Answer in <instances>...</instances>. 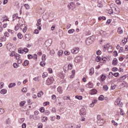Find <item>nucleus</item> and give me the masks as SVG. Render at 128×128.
Wrapping results in <instances>:
<instances>
[{"label":"nucleus","mask_w":128,"mask_h":128,"mask_svg":"<svg viewBox=\"0 0 128 128\" xmlns=\"http://www.w3.org/2000/svg\"><path fill=\"white\" fill-rule=\"evenodd\" d=\"M94 38H95L94 36H91L88 37L86 40V44L87 46H90L94 42Z\"/></svg>","instance_id":"1"},{"label":"nucleus","mask_w":128,"mask_h":128,"mask_svg":"<svg viewBox=\"0 0 128 128\" xmlns=\"http://www.w3.org/2000/svg\"><path fill=\"white\" fill-rule=\"evenodd\" d=\"M24 52H28V49L26 48H24V49L22 48H20L18 49V53L22 54Z\"/></svg>","instance_id":"2"},{"label":"nucleus","mask_w":128,"mask_h":128,"mask_svg":"<svg viewBox=\"0 0 128 128\" xmlns=\"http://www.w3.org/2000/svg\"><path fill=\"white\" fill-rule=\"evenodd\" d=\"M54 78H48L46 80V84H47V86H50V84H54Z\"/></svg>","instance_id":"3"},{"label":"nucleus","mask_w":128,"mask_h":128,"mask_svg":"<svg viewBox=\"0 0 128 128\" xmlns=\"http://www.w3.org/2000/svg\"><path fill=\"white\" fill-rule=\"evenodd\" d=\"M114 104L118 106H122V102L120 98H117L114 102Z\"/></svg>","instance_id":"4"},{"label":"nucleus","mask_w":128,"mask_h":128,"mask_svg":"<svg viewBox=\"0 0 128 128\" xmlns=\"http://www.w3.org/2000/svg\"><path fill=\"white\" fill-rule=\"evenodd\" d=\"M68 8L69 10H74V8H76V4L74 2H71L68 5Z\"/></svg>","instance_id":"5"},{"label":"nucleus","mask_w":128,"mask_h":128,"mask_svg":"<svg viewBox=\"0 0 128 128\" xmlns=\"http://www.w3.org/2000/svg\"><path fill=\"white\" fill-rule=\"evenodd\" d=\"M42 24V19L40 18L39 20H38L37 21V24L36 26L38 27V30H42V27H40V25Z\"/></svg>","instance_id":"6"},{"label":"nucleus","mask_w":128,"mask_h":128,"mask_svg":"<svg viewBox=\"0 0 128 128\" xmlns=\"http://www.w3.org/2000/svg\"><path fill=\"white\" fill-rule=\"evenodd\" d=\"M72 53L76 54L78 52H80V48H75L71 50Z\"/></svg>","instance_id":"7"},{"label":"nucleus","mask_w":128,"mask_h":128,"mask_svg":"<svg viewBox=\"0 0 128 128\" xmlns=\"http://www.w3.org/2000/svg\"><path fill=\"white\" fill-rule=\"evenodd\" d=\"M82 58H84L82 56H80L76 57L74 60L75 62H76V63L80 62V60H82Z\"/></svg>","instance_id":"8"},{"label":"nucleus","mask_w":128,"mask_h":128,"mask_svg":"<svg viewBox=\"0 0 128 128\" xmlns=\"http://www.w3.org/2000/svg\"><path fill=\"white\" fill-rule=\"evenodd\" d=\"M104 122H106L104 120V119L97 121V124L99 126H102Z\"/></svg>","instance_id":"9"},{"label":"nucleus","mask_w":128,"mask_h":128,"mask_svg":"<svg viewBox=\"0 0 128 128\" xmlns=\"http://www.w3.org/2000/svg\"><path fill=\"white\" fill-rule=\"evenodd\" d=\"M80 114H82V116H86V109H84V108H81Z\"/></svg>","instance_id":"10"},{"label":"nucleus","mask_w":128,"mask_h":128,"mask_svg":"<svg viewBox=\"0 0 128 128\" xmlns=\"http://www.w3.org/2000/svg\"><path fill=\"white\" fill-rule=\"evenodd\" d=\"M52 39H48V40L46 41L45 44H46L47 46H50V44H52Z\"/></svg>","instance_id":"11"},{"label":"nucleus","mask_w":128,"mask_h":128,"mask_svg":"<svg viewBox=\"0 0 128 128\" xmlns=\"http://www.w3.org/2000/svg\"><path fill=\"white\" fill-rule=\"evenodd\" d=\"M86 88H92L94 86V84L92 83L89 82L88 84H86Z\"/></svg>","instance_id":"12"},{"label":"nucleus","mask_w":128,"mask_h":128,"mask_svg":"<svg viewBox=\"0 0 128 128\" xmlns=\"http://www.w3.org/2000/svg\"><path fill=\"white\" fill-rule=\"evenodd\" d=\"M25 40L27 42H28V40H30V34H26L25 35Z\"/></svg>","instance_id":"13"},{"label":"nucleus","mask_w":128,"mask_h":128,"mask_svg":"<svg viewBox=\"0 0 128 128\" xmlns=\"http://www.w3.org/2000/svg\"><path fill=\"white\" fill-rule=\"evenodd\" d=\"M98 92V91L96 89H92L90 92V94H96Z\"/></svg>","instance_id":"14"},{"label":"nucleus","mask_w":128,"mask_h":128,"mask_svg":"<svg viewBox=\"0 0 128 128\" xmlns=\"http://www.w3.org/2000/svg\"><path fill=\"white\" fill-rule=\"evenodd\" d=\"M112 64L113 66H116L118 64V59L116 58H114L112 62Z\"/></svg>","instance_id":"15"},{"label":"nucleus","mask_w":128,"mask_h":128,"mask_svg":"<svg viewBox=\"0 0 128 128\" xmlns=\"http://www.w3.org/2000/svg\"><path fill=\"white\" fill-rule=\"evenodd\" d=\"M94 73V68H92L90 70L89 74L90 76H92V74Z\"/></svg>","instance_id":"16"},{"label":"nucleus","mask_w":128,"mask_h":128,"mask_svg":"<svg viewBox=\"0 0 128 128\" xmlns=\"http://www.w3.org/2000/svg\"><path fill=\"white\" fill-rule=\"evenodd\" d=\"M18 18V14H14L13 16H12V20L13 22L14 20H16Z\"/></svg>","instance_id":"17"},{"label":"nucleus","mask_w":128,"mask_h":128,"mask_svg":"<svg viewBox=\"0 0 128 128\" xmlns=\"http://www.w3.org/2000/svg\"><path fill=\"white\" fill-rule=\"evenodd\" d=\"M106 76L104 74H102L100 76V80L101 82H104V80H106Z\"/></svg>","instance_id":"18"},{"label":"nucleus","mask_w":128,"mask_h":128,"mask_svg":"<svg viewBox=\"0 0 128 128\" xmlns=\"http://www.w3.org/2000/svg\"><path fill=\"white\" fill-rule=\"evenodd\" d=\"M42 96H44V92L40 90L37 96L38 98H41Z\"/></svg>","instance_id":"19"},{"label":"nucleus","mask_w":128,"mask_h":128,"mask_svg":"<svg viewBox=\"0 0 128 128\" xmlns=\"http://www.w3.org/2000/svg\"><path fill=\"white\" fill-rule=\"evenodd\" d=\"M57 90L58 92H60V94H62V86H60L58 88Z\"/></svg>","instance_id":"20"},{"label":"nucleus","mask_w":128,"mask_h":128,"mask_svg":"<svg viewBox=\"0 0 128 128\" xmlns=\"http://www.w3.org/2000/svg\"><path fill=\"white\" fill-rule=\"evenodd\" d=\"M108 52H112L114 50L112 49V46H109L108 47Z\"/></svg>","instance_id":"21"},{"label":"nucleus","mask_w":128,"mask_h":128,"mask_svg":"<svg viewBox=\"0 0 128 128\" xmlns=\"http://www.w3.org/2000/svg\"><path fill=\"white\" fill-rule=\"evenodd\" d=\"M16 86V83H10L8 85V88H14V86Z\"/></svg>","instance_id":"22"},{"label":"nucleus","mask_w":128,"mask_h":128,"mask_svg":"<svg viewBox=\"0 0 128 128\" xmlns=\"http://www.w3.org/2000/svg\"><path fill=\"white\" fill-rule=\"evenodd\" d=\"M63 54H64V50H60L58 52V54L59 56H62Z\"/></svg>","instance_id":"23"},{"label":"nucleus","mask_w":128,"mask_h":128,"mask_svg":"<svg viewBox=\"0 0 128 128\" xmlns=\"http://www.w3.org/2000/svg\"><path fill=\"white\" fill-rule=\"evenodd\" d=\"M28 64H29V62H28V60H26L23 63V66H28Z\"/></svg>","instance_id":"24"},{"label":"nucleus","mask_w":128,"mask_h":128,"mask_svg":"<svg viewBox=\"0 0 128 128\" xmlns=\"http://www.w3.org/2000/svg\"><path fill=\"white\" fill-rule=\"evenodd\" d=\"M72 76H70V78H72L74 76V74H76V70H72Z\"/></svg>","instance_id":"25"},{"label":"nucleus","mask_w":128,"mask_h":128,"mask_svg":"<svg viewBox=\"0 0 128 128\" xmlns=\"http://www.w3.org/2000/svg\"><path fill=\"white\" fill-rule=\"evenodd\" d=\"M6 89H2L0 90V94H6Z\"/></svg>","instance_id":"26"},{"label":"nucleus","mask_w":128,"mask_h":128,"mask_svg":"<svg viewBox=\"0 0 128 128\" xmlns=\"http://www.w3.org/2000/svg\"><path fill=\"white\" fill-rule=\"evenodd\" d=\"M15 57L16 58V60H20V55L16 53L15 54Z\"/></svg>","instance_id":"27"},{"label":"nucleus","mask_w":128,"mask_h":128,"mask_svg":"<svg viewBox=\"0 0 128 128\" xmlns=\"http://www.w3.org/2000/svg\"><path fill=\"white\" fill-rule=\"evenodd\" d=\"M76 98H77V100H82V96H76Z\"/></svg>","instance_id":"28"},{"label":"nucleus","mask_w":128,"mask_h":128,"mask_svg":"<svg viewBox=\"0 0 128 128\" xmlns=\"http://www.w3.org/2000/svg\"><path fill=\"white\" fill-rule=\"evenodd\" d=\"M118 32H120V34H122V32H124V31L122 30V28L119 27L118 29Z\"/></svg>","instance_id":"29"},{"label":"nucleus","mask_w":128,"mask_h":128,"mask_svg":"<svg viewBox=\"0 0 128 128\" xmlns=\"http://www.w3.org/2000/svg\"><path fill=\"white\" fill-rule=\"evenodd\" d=\"M66 128H72V124H66Z\"/></svg>","instance_id":"30"},{"label":"nucleus","mask_w":128,"mask_h":128,"mask_svg":"<svg viewBox=\"0 0 128 128\" xmlns=\"http://www.w3.org/2000/svg\"><path fill=\"white\" fill-rule=\"evenodd\" d=\"M72 128H80V126L72 124Z\"/></svg>","instance_id":"31"},{"label":"nucleus","mask_w":128,"mask_h":128,"mask_svg":"<svg viewBox=\"0 0 128 128\" xmlns=\"http://www.w3.org/2000/svg\"><path fill=\"white\" fill-rule=\"evenodd\" d=\"M68 70H72V64H70L68 66Z\"/></svg>","instance_id":"32"},{"label":"nucleus","mask_w":128,"mask_h":128,"mask_svg":"<svg viewBox=\"0 0 128 128\" xmlns=\"http://www.w3.org/2000/svg\"><path fill=\"white\" fill-rule=\"evenodd\" d=\"M40 66H46V62L42 61L40 62Z\"/></svg>","instance_id":"33"},{"label":"nucleus","mask_w":128,"mask_h":128,"mask_svg":"<svg viewBox=\"0 0 128 128\" xmlns=\"http://www.w3.org/2000/svg\"><path fill=\"white\" fill-rule=\"evenodd\" d=\"M26 24H22L21 25H19V28H20V30H22L24 28L26 27Z\"/></svg>","instance_id":"34"},{"label":"nucleus","mask_w":128,"mask_h":128,"mask_svg":"<svg viewBox=\"0 0 128 128\" xmlns=\"http://www.w3.org/2000/svg\"><path fill=\"white\" fill-rule=\"evenodd\" d=\"M101 58L100 56H97L96 58V62H100Z\"/></svg>","instance_id":"35"},{"label":"nucleus","mask_w":128,"mask_h":128,"mask_svg":"<svg viewBox=\"0 0 128 128\" xmlns=\"http://www.w3.org/2000/svg\"><path fill=\"white\" fill-rule=\"evenodd\" d=\"M46 76H48V72H44L42 75V78H46Z\"/></svg>","instance_id":"36"},{"label":"nucleus","mask_w":128,"mask_h":128,"mask_svg":"<svg viewBox=\"0 0 128 128\" xmlns=\"http://www.w3.org/2000/svg\"><path fill=\"white\" fill-rule=\"evenodd\" d=\"M74 29H71L68 31V34H74Z\"/></svg>","instance_id":"37"},{"label":"nucleus","mask_w":128,"mask_h":128,"mask_svg":"<svg viewBox=\"0 0 128 128\" xmlns=\"http://www.w3.org/2000/svg\"><path fill=\"white\" fill-rule=\"evenodd\" d=\"M104 96L103 95H100L99 98H98V100H104Z\"/></svg>","instance_id":"38"},{"label":"nucleus","mask_w":128,"mask_h":128,"mask_svg":"<svg viewBox=\"0 0 128 128\" xmlns=\"http://www.w3.org/2000/svg\"><path fill=\"white\" fill-rule=\"evenodd\" d=\"M103 88L104 90H108V86L106 85H104L103 86Z\"/></svg>","instance_id":"39"},{"label":"nucleus","mask_w":128,"mask_h":128,"mask_svg":"<svg viewBox=\"0 0 128 128\" xmlns=\"http://www.w3.org/2000/svg\"><path fill=\"white\" fill-rule=\"evenodd\" d=\"M18 38H22V34L20 32L18 33Z\"/></svg>","instance_id":"40"},{"label":"nucleus","mask_w":128,"mask_h":128,"mask_svg":"<svg viewBox=\"0 0 128 128\" xmlns=\"http://www.w3.org/2000/svg\"><path fill=\"white\" fill-rule=\"evenodd\" d=\"M61 48H62L63 50L66 48V44L64 43H62L61 44Z\"/></svg>","instance_id":"41"},{"label":"nucleus","mask_w":128,"mask_h":128,"mask_svg":"<svg viewBox=\"0 0 128 128\" xmlns=\"http://www.w3.org/2000/svg\"><path fill=\"white\" fill-rule=\"evenodd\" d=\"M28 30V28H26V25L25 26V27H24L22 29L23 32H26Z\"/></svg>","instance_id":"42"},{"label":"nucleus","mask_w":128,"mask_h":128,"mask_svg":"<svg viewBox=\"0 0 128 128\" xmlns=\"http://www.w3.org/2000/svg\"><path fill=\"white\" fill-rule=\"evenodd\" d=\"M120 114H121V116H124V110H122V109H121L120 108Z\"/></svg>","instance_id":"43"},{"label":"nucleus","mask_w":128,"mask_h":128,"mask_svg":"<svg viewBox=\"0 0 128 128\" xmlns=\"http://www.w3.org/2000/svg\"><path fill=\"white\" fill-rule=\"evenodd\" d=\"M24 6L26 10H30V5L28 4H24Z\"/></svg>","instance_id":"44"},{"label":"nucleus","mask_w":128,"mask_h":128,"mask_svg":"<svg viewBox=\"0 0 128 128\" xmlns=\"http://www.w3.org/2000/svg\"><path fill=\"white\" fill-rule=\"evenodd\" d=\"M24 104H26V101H23L20 102V106H24Z\"/></svg>","instance_id":"45"},{"label":"nucleus","mask_w":128,"mask_h":128,"mask_svg":"<svg viewBox=\"0 0 128 128\" xmlns=\"http://www.w3.org/2000/svg\"><path fill=\"white\" fill-rule=\"evenodd\" d=\"M97 120H98H98H102V116L100 115H98L97 116Z\"/></svg>","instance_id":"46"},{"label":"nucleus","mask_w":128,"mask_h":128,"mask_svg":"<svg viewBox=\"0 0 128 128\" xmlns=\"http://www.w3.org/2000/svg\"><path fill=\"white\" fill-rule=\"evenodd\" d=\"M18 28H20V24H17V26H15L14 30H18Z\"/></svg>","instance_id":"47"},{"label":"nucleus","mask_w":128,"mask_h":128,"mask_svg":"<svg viewBox=\"0 0 128 128\" xmlns=\"http://www.w3.org/2000/svg\"><path fill=\"white\" fill-rule=\"evenodd\" d=\"M50 104V102H44V106H48Z\"/></svg>","instance_id":"48"},{"label":"nucleus","mask_w":128,"mask_h":128,"mask_svg":"<svg viewBox=\"0 0 128 128\" xmlns=\"http://www.w3.org/2000/svg\"><path fill=\"white\" fill-rule=\"evenodd\" d=\"M40 112H44V108L42 107L40 108Z\"/></svg>","instance_id":"49"},{"label":"nucleus","mask_w":128,"mask_h":128,"mask_svg":"<svg viewBox=\"0 0 128 128\" xmlns=\"http://www.w3.org/2000/svg\"><path fill=\"white\" fill-rule=\"evenodd\" d=\"M4 113V110L3 108H0V114H2Z\"/></svg>","instance_id":"50"},{"label":"nucleus","mask_w":128,"mask_h":128,"mask_svg":"<svg viewBox=\"0 0 128 128\" xmlns=\"http://www.w3.org/2000/svg\"><path fill=\"white\" fill-rule=\"evenodd\" d=\"M67 88H68V90H72V84L68 85Z\"/></svg>","instance_id":"51"},{"label":"nucleus","mask_w":128,"mask_h":128,"mask_svg":"<svg viewBox=\"0 0 128 128\" xmlns=\"http://www.w3.org/2000/svg\"><path fill=\"white\" fill-rule=\"evenodd\" d=\"M6 37H2L0 40H1V42H6Z\"/></svg>","instance_id":"52"},{"label":"nucleus","mask_w":128,"mask_h":128,"mask_svg":"<svg viewBox=\"0 0 128 128\" xmlns=\"http://www.w3.org/2000/svg\"><path fill=\"white\" fill-rule=\"evenodd\" d=\"M42 120V122H46L48 120V117H43Z\"/></svg>","instance_id":"53"},{"label":"nucleus","mask_w":128,"mask_h":128,"mask_svg":"<svg viewBox=\"0 0 128 128\" xmlns=\"http://www.w3.org/2000/svg\"><path fill=\"white\" fill-rule=\"evenodd\" d=\"M118 68L116 67L112 68V72H118Z\"/></svg>","instance_id":"54"},{"label":"nucleus","mask_w":128,"mask_h":128,"mask_svg":"<svg viewBox=\"0 0 128 128\" xmlns=\"http://www.w3.org/2000/svg\"><path fill=\"white\" fill-rule=\"evenodd\" d=\"M126 75L122 76L120 78L121 80H126Z\"/></svg>","instance_id":"55"},{"label":"nucleus","mask_w":128,"mask_h":128,"mask_svg":"<svg viewBox=\"0 0 128 128\" xmlns=\"http://www.w3.org/2000/svg\"><path fill=\"white\" fill-rule=\"evenodd\" d=\"M10 56H16V52H12L10 54Z\"/></svg>","instance_id":"56"},{"label":"nucleus","mask_w":128,"mask_h":128,"mask_svg":"<svg viewBox=\"0 0 128 128\" xmlns=\"http://www.w3.org/2000/svg\"><path fill=\"white\" fill-rule=\"evenodd\" d=\"M28 58L29 60H32L34 58V56H32V54H29L28 55Z\"/></svg>","instance_id":"57"},{"label":"nucleus","mask_w":128,"mask_h":128,"mask_svg":"<svg viewBox=\"0 0 128 128\" xmlns=\"http://www.w3.org/2000/svg\"><path fill=\"white\" fill-rule=\"evenodd\" d=\"M114 76L116 77V78H118V76H120V73L118 72H116L114 74Z\"/></svg>","instance_id":"58"},{"label":"nucleus","mask_w":128,"mask_h":128,"mask_svg":"<svg viewBox=\"0 0 128 128\" xmlns=\"http://www.w3.org/2000/svg\"><path fill=\"white\" fill-rule=\"evenodd\" d=\"M28 104L29 105H30L32 104V100H28Z\"/></svg>","instance_id":"59"},{"label":"nucleus","mask_w":128,"mask_h":128,"mask_svg":"<svg viewBox=\"0 0 128 128\" xmlns=\"http://www.w3.org/2000/svg\"><path fill=\"white\" fill-rule=\"evenodd\" d=\"M110 22H112V20H110V19L108 20L106 22V24H110Z\"/></svg>","instance_id":"60"},{"label":"nucleus","mask_w":128,"mask_h":128,"mask_svg":"<svg viewBox=\"0 0 128 128\" xmlns=\"http://www.w3.org/2000/svg\"><path fill=\"white\" fill-rule=\"evenodd\" d=\"M70 53L68 51H65L64 52V54H65V56H70Z\"/></svg>","instance_id":"61"},{"label":"nucleus","mask_w":128,"mask_h":128,"mask_svg":"<svg viewBox=\"0 0 128 128\" xmlns=\"http://www.w3.org/2000/svg\"><path fill=\"white\" fill-rule=\"evenodd\" d=\"M22 92H28V89L26 88H24L22 89Z\"/></svg>","instance_id":"62"},{"label":"nucleus","mask_w":128,"mask_h":128,"mask_svg":"<svg viewBox=\"0 0 128 128\" xmlns=\"http://www.w3.org/2000/svg\"><path fill=\"white\" fill-rule=\"evenodd\" d=\"M42 60L45 62L46 60V54H43L42 56Z\"/></svg>","instance_id":"63"},{"label":"nucleus","mask_w":128,"mask_h":128,"mask_svg":"<svg viewBox=\"0 0 128 128\" xmlns=\"http://www.w3.org/2000/svg\"><path fill=\"white\" fill-rule=\"evenodd\" d=\"M38 32H40V31L38 29H36L34 32V33L36 34H38Z\"/></svg>","instance_id":"64"}]
</instances>
